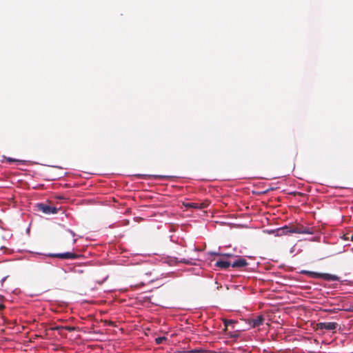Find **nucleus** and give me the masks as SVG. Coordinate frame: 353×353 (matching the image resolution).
<instances>
[{
  "label": "nucleus",
  "instance_id": "1",
  "mask_svg": "<svg viewBox=\"0 0 353 353\" xmlns=\"http://www.w3.org/2000/svg\"><path fill=\"white\" fill-rule=\"evenodd\" d=\"M301 273L303 274H306L311 278H320L328 281H339V277L338 276L327 273H318L308 270H301Z\"/></svg>",
  "mask_w": 353,
  "mask_h": 353
},
{
  "label": "nucleus",
  "instance_id": "2",
  "mask_svg": "<svg viewBox=\"0 0 353 353\" xmlns=\"http://www.w3.org/2000/svg\"><path fill=\"white\" fill-rule=\"evenodd\" d=\"M339 325L337 323L335 322H324V323H318L315 325L314 328L316 330H326L329 331H334L336 330Z\"/></svg>",
  "mask_w": 353,
  "mask_h": 353
},
{
  "label": "nucleus",
  "instance_id": "3",
  "mask_svg": "<svg viewBox=\"0 0 353 353\" xmlns=\"http://www.w3.org/2000/svg\"><path fill=\"white\" fill-rule=\"evenodd\" d=\"M37 208L39 211L46 214H56L58 212V209L56 207L50 206L44 203H37Z\"/></svg>",
  "mask_w": 353,
  "mask_h": 353
},
{
  "label": "nucleus",
  "instance_id": "4",
  "mask_svg": "<svg viewBox=\"0 0 353 353\" xmlns=\"http://www.w3.org/2000/svg\"><path fill=\"white\" fill-rule=\"evenodd\" d=\"M50 256L64 259H77L80 257V255L71 252H65L61 254H50Z\"/></svg>",
  "mask_w": 353,
  "mask_h": 353
},
{
  "label": "nucleus",
  "instance_id": "5",
  "mask_svg": "<svg viewBox=\"0 0 353 353\" xmlns=\"http://www.w3.org/2000/svg\"><path fill=\"white\" fill-rule=\"evenodd\" d=\"M264 317L263 315H259L256 318H252L247 320L248 323L251 327H256L263 323Z\"/></svg>",
  "mask_w": 353,
  "mask_h": 353
},
{
  "label": "nucleus",
  "instance_id": "6",
  "mask_svg": "<svg viewBox=\"0 0 353 353\" xmlns=\"http://www.w3.org/2000/svg\"><path fill=\"white\" fill-rule=\"evenodd\" d=\"M231 265L233 268H241L247 266L248 265V263L246 259L241 257H239L233 262H231Z\"/></svg>",
  "mask_w": 353,
  "mask_h": 353
},
{
  "label": "nucleus",
  "instance_id": "7",
  "mask_svg": "<svg viewBox=\"0 0 353 353\" xmlns=\"http://www.w3.org/2000/svg\"><path fill=\"white\" fill-rule=\"evenodd\" d=\"M292 232L296 234H310L314 233V229L310 228L304 227H294L292 228Z\"/></svg>",
  "mask_w": 353,
  "mask_h": 353
},
{
  "label": "nucleus",
  "instance_id": "8",
  "mask_svg": "<svg viewBox=\"0 0 353 353\" xmlns=\"http://www.w3.org/2000/svg\"><path fill=\"white\" fill-rule=\"evenodd\" d=\"M209 203L208 202L203 203H188L184 204L186 208H195V209H203L208 206Z\"/></svg>",
  "mask_w": 353,
  "mask_h": 353
},
{
  "label": "nucleus",
  "instance_id": "9",
  "mask_svg": "<svg viewBox=\"0 0 353 353\" xmlns=\"http://www.w3.org/2000/svg\"><path fill=\"white\" fill-rule=\"evenodd\" d=\"M215 266L222 270H227L230 266H232V265L230 261H228L223 259H221L216 262Z\"/></svg>",
  "mask_w": 353,
  "mask_h": 353
},
{
  "label": "nucleus",
  "instance_id": "10",
  "mask_svg": "<svg viewBox=\"0 0 353 353\" xmlns=\"http://www.w3.org/2000/svg\"><path fill=\"white\" fill-rule=\"evenodd\" d=\"M137 179H163L165 176L161 175H148L137 174L134 175Z\"/></svg>",
  "mask_w": 353,
  "mask_h": 353
},
{
  "label": "nucleus",
  "instance_id": "11",
  "mask_svg": "<svg viewBox=\"0 0 353 353\" xmlns=\"http://www.w3.org/2000/svg\"><path fill=\"white\" fill-rule=\"evenodd\" d=\"M223 324L225 325L224 331L226 332L228 326L231 325V324L235 323L236 321H234V320H232V319H223Z\"/></svg>",
  "mask_w": 353,
  "mask_h": 353
},
{
  "label": "nucleus",
  "instance_id": "12",
  "mask_svg": "<svg viewBox=\"0 0 353 353\" xmlns=\"http://www.w3.org/2000/svg\"><path fill=\"white\" fill-rule=\"evenodd\" d=\"M228 335L231 339H237L240 336V332L239 330L234 331V332H228Z\"/></svg>",
  "mask_w": 353,
  "mask_h": 353
},
{
  "label": "nucleus",
  "instance_id": "13",
  "mask_svg": "<svg viewBox=\"0 0 353 353\" xmlns=\"http://www.w3.org/2000/svg\"><path fill=\"white\" fill-rule=\"evenodd\" d=\"M282 230H283V233L285 235L286 234H291V233H294L292 232V228H290L287 225L284 226V227H282L281 228Z\"/></svg>",
  "mask_w": 353,
  "mask_h": 353
},
{
  "label": "nucleus",
  "instance_id": "14",
  "mask_svg": "<svg viewBox=\"0 0 353 353\" xmlns=\"http://www.w3.org/2000/svg\"><path fill=\"white\" fill-rule=\"evenodd\" d=\"M272 233L275 234V236H283L285 235L283 233V230L281 229V228L276 229V230L272 231Z\"/></svg>",
  "mask_w": 353,
  "mask_h": 353
},
{
  "label": "nucleus",
  "instance_id": "15",
  "mask_svg": "<svg viewBox=\"0 0 353 353\" xmlns=\"http://www.w3.org/2000/svg\"><path fill=\"white\" fill-rule=\"evenodd\" d=\"M167 339L165 336H160L155 339V342L157 344L160 345L162 344Z\"/></svg>",
  "mask_w": 353,
  "mask_h": 353
},
{
  "label": "nucleus",
  "instance_id": "16",
  "mask_svg": "<svg viewBox=\"0 0 353 353\" xmlns=\"http://www.w3.org/2000/svg\"><path fill=\"white\" fill-rule=\"evenodd\" d=\"M193 259H194L192 258V257H190V258H188V259L182 258V259H180V262H181L183 263H185V264H191L192 263V261Z\"/></svg>",
  "mask_w": 353,
  "mask_h": 353
},
{
  "label": "nucleus",
  "instance_id": "17",
  "mask_svg": "<svg viewBox=\"0 0 353 353\" xmlns=\"http://www.w3.org/2000/svg\"><path fill=\"white\" fill-rule=\"evenodd\" d=\"M205 350L201 348L192 349L188 351V353H204Z\"/></svg>",
  "mask_w": 353,
  "mask_h": 353
},
{
  "label": "nucleus",
  "instance_id": "18",
  "mask_svg": "<svg viewBox=\"0 0 353 353\" xmlns=\"http://www.w3.org/2000/svg\"><path fill=\"white\" fill-rule=\"evenodd\" d=\"M221 256L226 257V258H231V257H233L234 255L232 254H229V253H221Z\"/></svg>",
  "mask_w": 353,
  "mask_h": 353
},
{
  "label": "nucleus",
  "instance_id": "19",
  "mask_svg": "<svg viewBox=\"0 0 353 353\" xmlns=\"http://www.w3.org/2000/svg\"><path fill=\"white\" fill-rule=\"evenodd\" d=\"M210 255H214V256H221V253L216 252H209Z\"/></svg>",
  "mask_w": 353,
  "mask_h": 353
},
{
  "label": "nucleus",
  "instance_id": "20",
  "mask_svg": "<svg viewBox=\"0 0 353 353\" xmlns=\"http://www.w3.org/2000/svg\"><path fill=\"white\" fill-rule=\"evenodd\" d=\"M6 161L8 162H17V161H18L17 160H16L14 159H12V158H10V157L6 158Z\"/></svg>",
  "mask_w": 353,
  "mask_h": 353
},
{
  "label": "nucleus",
  "instance_id": "21",
  "mask_svg": "<svg viewBox=\"0 0 353 353\" xmlns=\"http://www.w3.org/2000/svg\"><path fill=\"white\" fill-rule=\"evenodd\" d=\"M65 329L68 331H72V330H74V327H65Z\"/></svg>",
  "mask_w": 353,
  "mask_h": 353
},
{
  "label": "nucleus",
  "instance_id": "22",
  "mask_svg": "<svg viewBox=\"0 0 353 353\" xmlns=\"http://www.w3.org/2000/svg\"><path fill=\"white\" fill-rule=\"evenodd\" d=\"M61 327L57 326V327L50 328V330H59Z\"/></svg>",
  "mask_w": 353,
  "mask_h": 353
},
{
  "label": "nucleus",
  "instance_id": "23",
  "mask_svg": "<svg viewBox=\"0 0 353 353\" xmlns=\"http://www.w3.org/2000/svg\"><path fill=\"white\" fill-rule=\"evenodd\" d=\"M5 306L3 304H0V310L4 309Z\"/></svg>",
  "mask_w": 353,
  "mask_h": 353
},
{
  "label": "nucleus",
  "instance_id": "24",
  "mask_svg": "<svg viewBox=\"0 0 353 353\" xmlns=\"http://www.w3.org/2000/svg\"><path fill=\"white\" fill-rule=\"evenodd\" d=\"M283 309L287 310V309H292V308L291 307H283Z\"/></svg>",
  "mask_w": 353,
  "mask_h": 353
},
{
  "label": "nucleus",
  "instance_id": "25",
  "mask_svg": "<svg viewBox=\"0 0 353 353\" xmlns=\"http://www.w3.org/2000/svg\"><path fill=\"white\" fill-rule=\"evenodd\" d=\"M350 239H351L352 241H353V234L351 235V236H350Z\"/></svg>",
  "mask_w": 353,
  "mask_h": 353
},
{
  "label": "nucleus",
  "instance_id": "26",
  "mask_svg": "<svg viewBox=\"0 0 353 353\" xmlns=\"http://www.w3.org/2000/svg\"><path fill=\"white\" fill-rule=\"evenodd\" d=\"M194 251H198L199 250L196 248H194Z\"/></svg>",
  "mask_w": 353,
  "mask_h": 353
},
{
  "label": "nucleus",
  "instance_id": "27",
  "mask_svg": "<svg viewBox=\"0 0 353 353\" xmlns=\"http://www.w3.org/2000/svg\"><path fill=\"white\" fill-rule=\"evenodd\" d=\"M6 280V277L2 279V282H3Z\"/></svg>",
  "mask_w": 353,
  "mask_h": 353
}]
</instances>
